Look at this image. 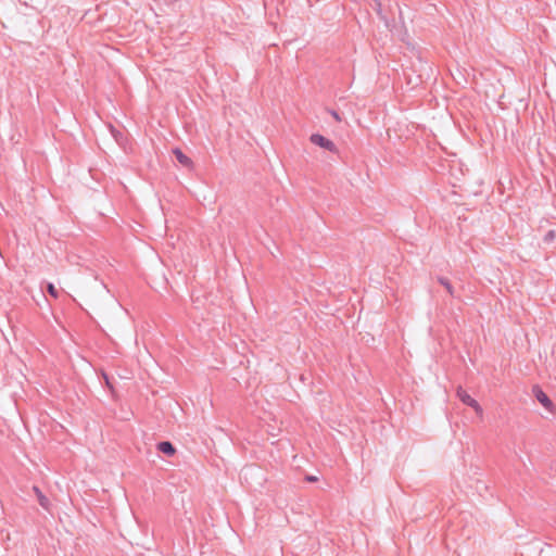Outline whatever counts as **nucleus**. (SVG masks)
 <instances>
[{"label": "nucleus", "mask_w": 556, "mask_h": 556, "mask_svg": "<svg viewBox=\"0 0 556 556\" xmlns=\"http://www.w3.org/2000/svg\"><path fill=\"white\" fill-rule=\"evenodd\" d=\"M456 396L462 403L471 407L478 416L481 417L483 415L482 406L464 388L458 387L456 389Z\"/></svg>", "instance_id": "f257e3e1"}, {"label": "nucleus", "mask_w": 556, "mask_h": 556, "mask_svg": "<svg viewBox=\"0 0 556 556\" xmlns=\"http://www.w3.org/2000/svg\"><path fill=\"white\" fill-rule=\"evenodd\" d=\"M309 140L313 144L318 146L327 151L337 152V146L334 142L319 134H313L309 137Z\"/></svg>", "instance_id": "f03ea898"}, {"label": "nucleus", "mask_w": 556, "mask_h": 556, "mask_svg": "<svg viewBox=\"0 0 556 556\" xmlns=\"http://www.w3.org/2000/svg\"><path fill=\"white\" fill-rule=\"evenodd\" d=\"M174 155L176 160L185 167L191 168L193 163L190 157H188L186 154L182 153L181 150L175 149Z\"/></svg>", "instance_id": "7ed1b4c3"}, {"label": "nucleus", "mask_w": 556, "mask_h": 556, "mask_svg": "<svg viewBox=\"0 0 556 556\" xmlns=\"http://www.w3.org/2000/svg\"><path fill=\"white\" fill-rule=\"evenodd\" d=\"M535 397L536 400L548 410L552 409V401L548 399V396L542 391V390H536L535 391Z\"/></svg>", "instance_id": "20e7f679"}, {"label": "nucleus", "mask_w": 556, "mask_h": 556, "mask_svg": "<svg viewBox=\"0 0 556 556\" xmlns=\"http://www.w3.org/2000/svg\"><path fill=\"white\" fill-rule=\"evenodd\" d=\"M159 450L166 455H173L175 453V448L169 442H161Z\"/></svg>", "instance_id": "39448f33"}, {"label": "nucleus", "mask_w": 556, "mask_h": 556, "mask_svg": "<svg viewBox=\"0 0 556 556\" xmlns=\"http://www.w3.org/2000/svg\"><path fill=\"white\" fill-rule=\"evenodd\" d=\"M35 490V493L37 495V500L40 504V506H42L43 508L48 509L49 508V500L47 496H45L37 488L34 489Z\"/></svg>", "instance_id": "423d86ee"}, {"label": "nucleus", "mask_w": 556, "mask_h": 556, "mask_svg": "<svg viewBox=\"0 0 556 556\" xmlns=\"http://www.w3.org/2000/svg\"><path fill=\"white\" fill-rule=\"evenodd\" d=\"M47 290L51 296H53L55 299L59 296V291L55 289V287L52 283H48Z\"/></svg>", "instance_id": "0eeeda50"}, {"label": "nucleus", "mask_w": 556, "mask_h": 556, "mask_svg": "<svg viewBox=\"0 0 556 556\" xmlns=\"http://www.w3.org/2000/svg\"><path fill=\"white\" fill-rule=\"evenodd\" d=\"M440 282L445 287L450 294H453V289L448 281L441 279Z\"/></svg>", "instance_id": "6e6552de"}, {"label": "nucleus", "mask_w": 556, "mask_h": 556, "mask_svg": "<svg viewBox=\"0 0 556 556\" xmlns=\"http://www.w3.org/2000/svg\"><path fill=\"white\" fill-rule=\"evenodd\" d=\"M103 377H104V379H105V383H106V386H110L109 379H108V377H106V375H105V374H103Z\"/></svg>", "instance_id": "1a4fd4ad"}, {"label": "nucleus", "mask_w": 556, "mask_h": 556, "mask_svg": "<svg viewBox=\"0 0 556 556\" xmlns=\"http://www.w3.org/2000/svg\"><path fill=\"white\" fill-rule=\"evenodd\" d=\"M555 471H556V464H555Z\"/></svg>", "instance_id": "9d476101"}]
</instances>
